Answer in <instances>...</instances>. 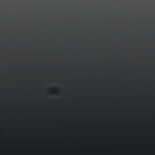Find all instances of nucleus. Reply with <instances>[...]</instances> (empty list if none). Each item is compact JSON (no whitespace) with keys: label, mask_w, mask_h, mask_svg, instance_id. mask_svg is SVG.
<instances>
[{"label":"nucleus","mask_w":155,"mask_h":155,"mask_svg":"<svg viewBox=\"0 0 155 155\" xmlns=\"http://www.w3.org/2000/svg\"><path fill=\"white\" fill-rule=\"evenodd\" d=\"M53 94H56V93H53Z\"/></svg>","instance_id":"obj_1"}]
</instances>
